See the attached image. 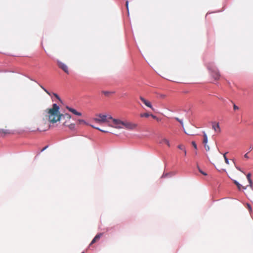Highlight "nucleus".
Listing matches in <instances>:
<instances>
[{
  "label": "nucleus",
  "mask_w": 253,
  "mask_h": 253,
  "mask_svg": "<svg viewBox=\"0 0 253 253\" xmlns=\"http://www.w3.org/2000/svg\"><path fill=\"white\" fill-rule=\"evenodd\" d=\"M59 107L56 104H53L52 108L44 111V117L51 124H55L60 121L62 114L60 113Z\"/></svg>",
  "instance_id": "f257e3e1"
},
{
  "label": "nucleus",
  "mask_w": 253,
  "mask_h": 253,
  "mask_svg": "<svg viewBox=\"0 0 253 253\" xmlns=\"http://www.w3.org/2000/svg\"><path fill=\"white\" fill-rule=\"evenodd\" d=\"M71 116L67 113L62 114L60 118V122L63 126L68 127L71 130H76V125L71 122Z\"/></svg>",
  "instance_id": "f03ea898"
},
{
  "label": "nucleus",
  "mask_w": 253,
  "mask_h": 253,
  "mask_svg": "<svg viewBox=\"0 0 253 253\" xmlns=\"http://www.w3.org/2000/svg\"><path fill=\"white\" fill-rule=\"evenodd\" d=\"M96 118H94L93 120L97 123L102 124L104 123H109V120L112 119V117L110 115H105L98 114Z\"/></svg>",
  "instance_id": "7ed1b4c3"
},
{
  "label": "nucleus",
  "mask_w": 253,
  "mask_h": 253,
  "mask_svg": "<svg viewBox=\"0 0 253 253\" xmlns=\"http://www.w3.org/2000/svg\"><path fill=\"white\" fill-rule=\"evenodd\" d=\"M208 69L211 71L212 76L215 80H218L220 78V75L216 68L213 66H208Z\"/></svg>",
  "instance_id": "20e7f679"
},
{
  "label": "nucleus",
  "mask_w": 253,
  "mask_h": 253,
  "mask_svg": "<svg viewBox=\"0 0 253 253\" xmlns=\"http://www.w3.org/2000/svg\"><path fill=\"white\" fill-rule=\"evenodd\" d=\"M50 127V125L44 121V119L42 121L40 124L38 130L40 131H44L48 130Z\"/></svg>",
  "instance_id": "39448f33"
},
{
  "label": "nucleus",
  "mask_w": 253,
  "mask_h": 253,
  "mask_svg": "<svg viewBox=\"0 0 253 253\" xmlns=\"http://www.w3.org/2000/svg\"><path fill=\"white\" fill-rule=\"evenodd\" d=\"M111 120H112L114 126L109 125V126H111L112 127H114L116 128H123V124H124V122H123L118 119H113V118Z\"/></svg>",
  "instance_id": "423d86ee"
},
{
  "label": "nucleus",
  "mask_w": 253,
  "mask_h": 253,
  "mask_svg": "<svg viewBox=\"0 0 253 253\" xmlns=\"http://www.w3.org/2000/svg\"><path fill=\"white\" fill-rule=\"evenodd\" d=\"M137 126V124L128 122H124L123 124V128L125 127L128 129H134L136 128Z\"/></svg>",
  "instance_id": "0eeeda50"
},
{
  "label": "nucleus",
  "mask_w": 253,
  "mask_h": 253,
  "mask_svg": "<svg viewBox=\"0 0 253 253\" xmlns=\"http://www.w3.org/2000/svg\"><path fill=\"white\" fill-rule=\"evenodd\" d=\"M140 100L148 107L150 108V109H151L153 111H154L155 109L153 107L152 104H151V103L146 100V99H145L144 97H143L142 96H140L139 97Z\"/></svg>",
  "instance_id": "6e6552de"
},
{
  "label": "nucleus",
  "mask_w": 253,
  "mask_h": 253,
  "mask_svg": "<svg viewBox=\"0 0 253 253\" xmlns=\"http://www.w3.org/2000/svg\"><path fill=\"white\" fill-rule=\"evenodd\" d=\"M212 128L217 133H219L221 132V129L218 123L212 122Z\"/></svg>",
  "instance_id": "1a4fd4ad"
},
{
  "label": "nucleus",
  "mask_w": 253,
  "mask_h": 253,
  "mask_svg": "<svg viewBox=\"0 0 253 253\" xmlns=\"http://www.w3.org/2000/svg\"><path fill=\"white\" fill-rule=\"evenodd\" d=\"M58 65L59 67L62 69L66 73L69 74L68 68L66 65L60 61H58Z\"/></svg>",
  "instance_id": "9d476101"
},
{
  "label": "nucleus",
  "mask_w": 253,
  "mask_h": 253,
  "mask_svg": "<svg viewBox=\"0 0 253 253\" xmlns=\"http://www.w3.org/2000/svg\"><path fill=\"white\" fill-rule=\"evenodd\" d=\"M66 108L70 112H72L74 115H77V116H79L82 115V114L80 112H79L77 111L75 109H74L73 108H72L68 107V106L66 107Z\"/></svg>",
  "instance_id": "9b49d317"
},
{
  "label": "nucleus",
  "mask_w": 253,
  "mask_h": 253,
  "mask_svg": "<svg viewBox=\"0 0 253 253\" xmlns=\"http://www.w3.org/2000/svg\"><path fill=\"white\" fill-rule=\"evenodd\" d=\"M102 236V233H99V234H97L95 236V237L93 238V239L92 240L90 244V245H91L92 244L95 243L96 242L98 241Z\"/></svg>",
  "instance_id": "f8f14e48"
},
{
  "label": "nucleus",
  "mask_w": 253,
  "mask_h": 253,
  "mask_svg": "<svg viewBox=\"0 0 253 253\" xmlns=\"http://www.w3.org/2000/svg\"><path fill=\"white\" fill-rule=\"evenodd\" d=\"M11 133V130L9 129L6 128L5 127V129H0V134H8Z\"/></svg>",
  "instance_id": "ddd939ff"
},
{
  "label": "nucleus",
  "mask_w": 253,
  "mask_h": 253,
  "mask_svg": "<svg viewBox=\"0 0 253 253\" xmlns=\"http://www.w3.org/2000/svg\"><path fill=\"white\" fill-rule=\"evenodd\" d=\"M159 143H161V144L165 143L169 147L170 146V144L169 143V140L166 139V138H162L160 140Z\"/></svg>",
  "instance_id": "4468645a"
},
{
  "label": "nucleus",
  "mask_w": 253,
  "mask_h": 253,
  "mask_svg": "<svg viewBox=\"0 0 253 253\" xmlns=\"http://www.w3.org/2000/svg\"><path fill=\"white\" fill-rule=\"evenodd\" d=\"M77 123L78 125H89L87 123H86L84 120L79 119L77 121Z\"/></svg>",
  "instance_id": "2eb2a0df"
},
{
  "label": "nucleus",
  "mask_w": 253,
  "mask_h": 253,
  "mask_svg": "<svg viewBox=\"0 0 253 253\" xmlns=\"http://www.w3.org/2000/svg\"><path fill=\"white\" fill-rule=\"evenodd\" d=\"M251 174L250 173H248V174L247 175V179L250 184V186L251 187H253V182L251 178Z\"/></svg>",
  "instance_id": "dca6fc26"
},
{
  "label": "nucleus",
  "mask_w": 253,
  "mask_h": 253,
  "mask_svg": "<svg viewBox=\"0 0 253 253\" xmlns=\"http://www.w3.org/2000/svg\"><path fill=\"white\" fill-rule=\"evenodd\" d=\"M203 137H204V139H203V143H204V144L205 145H206L208 143V136H207L206 133H205V132H203Z\"/></svg>",
  "instance_id": "f3484780"
},
{
  "label": "nucleus",
  "mask_w": 253,
  "mask_h": 253,
  "mask_svg": "<svg viewBox=\"0 0 253 253\" xmlns=\"http://www.w3.org/2000/svg\"><path fill=\"white\" fill-rule=\"evenodd\" d=\"M102 93L104 94L106 96H109L111 94L114 93V92H111L108 91H102Z\"/></svg>",
  "instance_id": "a211bd4d"
},
{
  "label": "nucleus",
  "mask_w": 253,
  "mask_h": 253,
  "mask_svg": "<svg viewBox=\"0 0 253 253\" xmlns=\"http://www.w3.org/2000/svg\"><path fill=\"white\" fill-rule=\"evenodd\" d=\"M140 116L141 117L148 118L149 116H150V114H149V113H145L140 114Z\"/></svg>",
  "instance_id": "6ab92c4d"
},
{
  "label": "nucleus",
  "mask_w": 253,
  "mask_h": 253,
  "mask_svg": "<svg viewBox=\"0 0 253 253\" xmlns=\"http://www.w3.org/2000/svg\"><path fill=\"white\" fill-rule=\"evenodd\" d=\"M90 126H91L92 127H93V128H95V129H97V130H99V131H102V132H107V131H106V130H102V129H100V128H98V127H95V126H93V125H90Z\"/></svg>",
  "instance_id": "aec40b11"
},
{
  "label": "nucleus",
  "mask_w": 253,
  "mask_h": 253,
  "mask_svg": "<svg viewBox=\"0 0 253 253\" xmlns=\"http://www.w3.org/2000/svg\"><path fill=\"white\" fill-rule=\"evenodd\" d=\"M227 153H225L224 155H223V157L224 158V160H225V162L226 163V164L227 165H229V160L228 159H227V158L226 157V154H227Z\"/></svg>",
  "instance_id": "412c9836"
},
{
  "label": "nucleus",
  "mask_w": 253,
  "mask_h": 253,
  "mask_svg": "<svg viewBox=\"0 0 253 253\" xmlns=\"http://www.w3.org/2000/svg\"><path fill=\"white\" fill-rule=\"evenodd\" d=\"M238 187V188L239 190H241L242 188V189H246L247 188V187L246 186H243L242 185H241L240 183H239V185H238L237 186Z\"/></svg>",
  "instance_id": "4be33fe9"
},
{
  "label": "nucleus",
  "mask_w": 253,
  "mask_h": 253,
  "mask_svg": "<svg viewBox=\"0 0 253 253\" xmlns=\"http://www.w3.org/2000/svg\"><path fill=\"white\" fill-rule=\"evenodd\" d=\"M197 168H198V170H199V172H200L201 173H202V174H203V175H207V174L206 172H204L203 171H202V170L200 169V168L199 167V166H198V167H197Z\"/></svg>",
  "instance_id": "5701e85b"
},
{
  "label": "nucleus",
  "mask_w": 253,
  "mask_h": 253,
  "mask_svg": "<svg viewBox=\"0 0 253 253\" xmlns=\"http://www.w3.org/2000/svg\"><path fill=\"white\" fill-rule=\"evenodd\" d=\"M175 119L178 121L182 126L183 125V122L181 120L179 119V118H175Z\"/></svg>",
  "instance_id": "b1692460"
},
{
  "label": "nucleus",
  "mask_w": 253,
  "mask_h": 253,
  "mask_svg": "<svg viewBox=\"0 0 253 253\" xmlns=\"http://www.w3.org/2000/svg\"><path fill=\"white\" fill-rule=\"evenodd\" d=\"M204 147L207 151H209L210 150V147L209 145H207V144L206 145H205Z\"/></svg>",
  "instance_id": "393cba45"
},
{
  "label": "nucleus",
  "mask_w": 253,
  "mask_h": 253,
  "mask_svg": "<svg viewBox=\"0 0 253 253\" xmlns=\"http://www.w3.org/2000/svg\"><path fill=\"white\" fill-rule=\"evenodd\" d=\"M192 144L193 145V146L194 147V148L195 149H197V145L195 143V141H192Z\"/></svg>",
  "instance_id": "a878e982"
},
{
  "label": "nucleus",
  "mask_w": 253,
  "mask_h": 253,
  "mask_svg": "<svg viewBox=\"0 0 253 253\" xmlns=\"http://www.w3.org/2000/svg\"><path fill=\"white\" fill-rule=\"evenodd\" d=\"M178 148L182 150H183L184 149H185L184 146L183 145H179L178 146Z\"/></svg>",
  "instance_id": "bb28decb"
},
{
  "label": "nucleus",
  "mask_w": 253,
  "mask_h": 253,
  "mask_svg": "<svg viewBox=\"0 0 253 253\" xmlns=\"http://www.w3.org/2000/svg\"><path fill=\"white\" fill-rule=\"evenodd\" d=\"M150 116H151L153 119H156L158 121H159V119L156 116L150 114Z\"/></svg>",
  "instance_id": "cd10ccee"
},
{
  "label": "nucleus",
  "mask_w": 253,
  "mask_h": 253,
  "mask_svg": "<svg viewBox=\"0 0 253 253\" xmlns=\"http://www.w3.org/2000/svg\"><path fill=\"white\" fill-rule=\"evenodd\" d=\"M41 87L43 89V90L46 92L48 94L50 95V93L45 89L44 88L43 86H41Z\"/></svg>",
  "instance_id": "c85d7f7f"
},
{
  "label": "nucleus",
  "mask_w": 253,
  "mask_h": 253,
  "mask_svg": "<svg viewBox=\"0 0 253 253\" xmlns=\"http://www.w3.org/2000/svg\"><path fill=\"white\" fill-rule=\"evenodd\" d=\"M233 109L234 110H237L239 109V107L237 106H236L235 104H234Z\"/></svg>",
  "instance_id": "c756f323"
},
{
  "label": "nucleus",
  "mask_w": 253,
  "mask_h": 253,
  "mask_svg": "<svg viewBox=\"0 0 253 253\" xmlns=\"http://www.w3.org/2000/svg\"><path fill=\"white\" fill-rule=\"evenodd\" d=\"M247 207H248V210H249L250 211H252L251 206L250 204H247Z\"/></svg>",
  "instance_id": "7c9ffc66"
},
{
  "label": "nucleus",
  "mask_w": 253,
  "mask_h": 253,
  "mask_svg": "<svg viewBox=\"0 0 253 253\" xmlns=\"http://www.w3.org/2000/svg\"><path fill=\"white\" fill-rule=\"evenodd\" d=\"M249 150V152H250L253 150V145H250Z\"/></svg>",
  "instance_id": "2f4dec72"
},
{
  "label": "nucleus",
  "mask_w": 253,
  "mask_h": 253,
  "mask_svg": "<svg viewBox=\"0 0 253 253\" xmlns=\"http://www.w3.org/2000/svg\"><path fill=\"white\" fill-rule=\"evenodd\" d=\"M126 5L127 10H128V1L127 0L126 1Z\"/></svg>",
  "instance_id": "473e14b6"
},
{
  "label": "nucleus",
  "mask_w": 253,
  "mask_h": 253,
  "mask_svg": "<svg viewBox=\"0 0 253 253\" xmlns=\"http://www.w3.org/2000/svg\"><path fill=\"white\" fill-rule=\"evenodd\" d=\"M160 97L162 98H164L166 97V95L165 94H160Z\"/></svg>",
  "instance_id": "72a5a7b5"
},
{
  "label": "nucleus",
  "mask_w": 253,
  "mask_h": 253,
  "mask_svg": "<svg viewBox=\"0 0 253 253\" xmlns=\"http://www.w3.org/2000/svg\"><path fill=\"white\" fill-rule=\"evenodd\" d=\"M244 157L246 159H249V157L248 156V153H246L245 155H244Z\"/></svg>",
  "instance_id": "f704fd0d"
},
{
  "label": "nucleus",
  "mask_w": 253,
  "mask_h": 253,
  "mask_svg": "<svg viewBox=\"0 0 253 253\" xmlns=\"http://www.w3.org/2000/svg\"><path fill=\"white\" fill-rule=\"evenodd\" d=\"M234 183L237 185V186L239 185V183L237 182L236 180H234Z\"/></svg>",
  "instance_id": "c9c22d12"
},
{
  "label": "nucleus",
  "mask_w": 253,
  "mask_h": 253,
  "mask_svg": "<svg viewBox=\"0 0 253 253\" xmlns=\"http://www.w3.org/2000/svg\"><path fill=\"white\" fill-rule=\"evenodd\" d=\"M54 95L58 99H60L59 98V96L57 94H55V93H54Z\"/></svg>",
  "instance_id": "e433bc0d"
},
{
  "label": "nucleus",
  "mask_w": 253,
  "mask_h": 253,
  "mask_svg": "<svg viewBox=\"0 0 253 253\" xmlns=\"http://www.w3.org/2000/svg\"><path fill=\"white\" fill-rule=\"evenodd\" d=\"M47 146H46L45 147H44V148H42V151H44V150H45L47 148Z\"/></svg>",
  "instance_id": "4c0bfd02"
},
{
  "label": "nucleus",
  "mask_w": 253,
  "mask_h": 253,
  "mask_svg": "<svg viewBox=\"0 0 253 253\" xmlns=\"http://www.w3.org/2000/svg\"><path fill=\"white\" fill-rule=\"evenodd\" d=\"M183 152H184V155H186V151L185 149H184Z\"/></svg>",
  "instance_id": "58836bf2"
},
{
  "label": "nucleus",
  "mask_w": 253,
  "mask_h": 253,
  "mask_svg": "<svg viewBox=\"0 0 253 253\" xmlns=\"http://www.w3.org/2000/svg\"><path fill=\"white\" fill-rule=\"evenodd\" d=\"M236 169H238L239 170H240V171H242H242L241 170V169H240V168L237 167H236Z\"/></svg>",
  "instance_id": "ea45409f"
},
{
  "label": "nucleus",
  "mask_w": 253,
  "mask_h": 253,
  "mask_svg": "<svg viewBox=\"0 0 253 253\" xmlns=\"http://www.w3.org/2000/svg\"><path fill=\"white\" fill-rule=\"evenodd\" d=\"M82 253H84V252H82Z\"/></svg>",
  "instance_id": "a19ab883"
}]
</instances>
